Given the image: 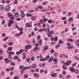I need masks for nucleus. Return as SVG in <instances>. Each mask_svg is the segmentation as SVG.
<instances>
[{
	"mask_svg": "<svg viewBox=\"0 0 79 79\" xmlns=\"http://www.w3.org/2000/svg\"><path fill=\"white\" fill-rule=\"evenodd\" d=\"M7 15H8L7 17H10L9 18L10 19H11V20H14V19H15V17L14 16H13L12 14L8 12L7 13Z\"/></svg>",
	"mask_w": 79,
	"mask_h": 79,
	"instance_id": "nucleus-1",
	"label": "nucleus"
},
{
	"mask_svg": "<svg viewBox=\"0 0 79 79\" xmlns=\"http://www.w3.org/2000/svg\"><path fill=\"white\" fill-rule=\"evenodd\" d=\"M32 48V45L31 44H28L27 45H26L25 46V48L26 50H29L30 48Z\"/></svg>",
	"mask_w": 79,
	"mask_h": 79,
	"instance_id": "nucleus-2",
	"label": "nucleus"
},
{
	"mask_svg": "<svg viewBox=\"0 0 79 79\" xmlns=\"http://www.w3.org/2000/svg\"><path fill=\"white\" fill-rule=\"evenodd\" d=\"M72 61L71 60H69L67 61L64 64L65 65H66V66H69V65H70V64H71V63Z\"/></svg>",
	"mask_w": 79,
	"mask_h": 79,
	"instance_id": "nucleus-3",
	"label": "nucleus"
},
{
	"mask_svg": "<svg viewBox=\"0 0 79 79\" xmlns=\"http://www.w3.org/2000/svg\"><path fill=\"white\" fill-rule=\"evenodd\" d=\"M53 62H54L56 64H57V63H58V59L55 58H54L53 59Z\"/></svg>",
	"mask_w": 79,
	"mask_h": 79,
	"instance_id": "nucleus-4",
	"label": "nucleus"
},
{
	"mask_svg": "<svg viewBox=\"0 0 79 79\" xmlns=\"http://www.w3.org/2000/svg\"><path fill=\"white\" fill-rule=\"evenodd\" d=\"M33 76H34V77H39V75L37 73H33Z\"/></svg>",
	"mask_w": 79,
	"mask_h": 79,
	"instance_id": "nucleus-5",
	"label": "nucleus"
},
{
	"mask_svg": "<svg viewBox=\"0 0 79 79\" xmlns=\"http://www.w3.org/2000/svg\"><path fill=\"white\" fill-rule=\"evenodd\" d=\"M69 69L71 71H72L73 73V72H74V71L75 70H74V68L73 67H71Z\"/></svg>",
	"mask_w": 79,
	"mask_h": 79,
	"instance_id": "nucleus-6",
	"label": "nucleus"
},
{
	"mask_svg": "<svg viewBox=\"0 0 79 79\" xmlns=\"http://www.w3.org/2000/svg\"><path fill=\"white\" fill-rule=\"evenodd\" d=\"M10 9L11 8L10 7L8 6L6 7L5 10H6V11H8V10H10Z\"/></svg>",
	"mask_w": 79,
	"mask_h": 79,
	"instance_id": "nucleus-7",
	"label": "nucleus"
},
{
	"mask_svg": "<svg viewBox=\"0 0 79 79\" xmlns=\"http://www.w3.org/2000/svg\"><path fill=\"white\" fill-rule=\"evenodd\" d=\"M48 46L47 45H46L44 48V50H45V51L47 50V49H48Z\"/></svg>",
	"mask_w": 79,
	"mask_h": 79,
	"instance_id": "nucleus-8",
	"label": "nucleus"
},
{
	"mask_svg": "<svg viewBox=\"0 0 79 79\" xmlns=\"http://www.w3.org/2000/svg\"><path fill=\"white\" fill-rule=\"evenodd\" d=\"M73 17H70L68 20V22H69V21H73Z\"/></svg>",
	"mask_w": 79,
	"mask_h": 79,
	"instance_id": "nucleus-9",
	"label": "nucleus"
},
{
	"mask_svg": "<svg viewBox=\"0 0 79 79\" xmlns=\"http://www.w3.org/2000/svg\"><path fill=\"white\" fill-rule=\"evenodd\" d=\"M42 40L40 39L38 42V44L40 45H41L42 44Z\"/></svg>",
	"mask_w": 79,
	"mask_h": 79,
	"instance_id": "nucleus-10",
	"label": "nucleus"
},
{
	"mask_svg": "<svg viewBox=\"0 0 79 79\" xmlns=\"http://www.w3.org/2000/svg\"><path fill=\"white\" fill-rule=\"evenodd\" d=\"M4 8V7H3V5L0 6V10L2 11V10H3Z\"/></svg>",
	"mask_w": 79,
	"mask_h": 79,
	"instance_id": "nucleus-11",
	"label": "nucleus"
},
{
	"mask_svg": "<svg viewBox=\"0 0 79 79\" xmlns=\"http://www.w3.org/2000/svg\"><path fill=\"white\" fill-rule=\"evenodd\" d=\"M15 17H18V16H19V13L18 12H16L15 14Z\"/></svg>",
	"mask_w": 79,
	"mask_h": 79,
	"instance_id": "nucleus-12",
	"label": "nucleus"
},
{
	"mask_svg": "<svg viewBox=\"0 0 79 79\" xmlns=\"http://www.w3.org/2000/svg\"><path fill=\"white\" fill-rule=\"evenodd\" d=\"M40 48L38 47H35L34 48V50L35 52H36V50H39Z\"/></svg>",
	"mask_w": 79,
	"mask_h": 79,
	"instance_id": "nucleus-13",
	"label": "nucleus"
},
{
	"mask_svg": "<svg viewBox=\"0 0 79 79\" xmlns=\"http://www.w3.org/2000/svg\"><path fill=\"white\" fill-rule=\"evenodd\" d=\"M20 16L21 18H24L25 17V14H21Z\"/></svg>",
	"mask_w": 79,
	"mask_h": 79,
	"instance_id": "nucleus-14",
	"label": "nucleus"
},
{
	"mask_svg": "<svg viewBox=\"0 0 79 79\" xmlns=\"http://www.w3.org/2000/svg\"><path fill=\"white\" fill-rule=\"evenodd\" d=\"M52 77H56V73H54V74H52L51 75Z\"/></svg>",
	"mask_w": 79,
	"mask_h": 79,
	"instance_id": "nucleus-15",
	"label": "nucleus"
},
{
	"mask_svg": "<svg viewBox=\"0 0 79 79\" xmlns=\"http://www.w3.org/2000/svg\"><path fill=\"white\" fill-rule=\"evenodd\" d=\"M75 44L77 45H78V46H79V40H77L76 42H75Z\"/></svg>",
	"mask_w": 79,
	"mask_h": 79,
	"instance_id": "nucleus-16",
	"label": "nucleus"
},
{
	"mask_svg": "<svg viewBox=\"0 0 79 79\" xmlns=\"http://www.w3.org/2000/svg\"><path fill=\"white\" fill-rule=\"evenodd\" d=\"M8 53L10 55H14V54H15V53L13 52H8Z\"/></svg>",
	"mask_w": 79,
	"mask_h": 79,
	"instance_id": "nucleus-17",
	"label": "nucleus"
},
{
	"mask_svg": "<svg viewBox=\"0 0 79 79\" xmlns=\"http://www.w3.org/2000/svg\"><path fill=\"white\" fill-rule=\"evenodd\" d=\"M8 58L10 59V60H12L13 59L12 58H11V55L9 54L8 55Z\"/></svg>",
	"mask_w": 79,
	"mask_h": 79,
	"instance_id": "nucleus-18",
	"label": "nucleus"
},
{
	"mask_svg": "<svg viewBox=\"0 0 79 79\" xmlns=\"http://www.w3.org/2000/svg\"><path fill=\"white\" fill-rule=\"evenodd\" d=\"M49 28H47L45 29L46 32H49Z\"/></svg>",
	"mask_w": 79,
	"mask_h": 79,
	"instance_id": "nucleus-19",
	"label": "nucleus"
},
{
	"mask_svg": "<svg viewBox=\"0 0 79 79\" xmlns=\"http://www.w3.org/2000/svg\"><path fill=\"white\" fill-rule=\"evenodd\" d=\"M74 71L75 74H77V73H79V70H75Z\"/></svg>",
	"mask_w": 79,
	"mask_h": 79,
	"instance_id": "nucleus-20",
	"label": "nucleus"
},
{
	"mask_svg": "<svg viewBox=\"0 0 79 79\" xmlns=\"http://www.w3.org/2000/svg\"><path fill=\"white\" fill-rule=\"evenodd\" d=\"M50 58V56L48 55L46 56L45 59L46 60H48L49 58Z\"/></svg>",
	"mask_w": 79,
	"mask_h": 79,
	"instance_id": "nucleus-21",
	"label": "nucleus"
},
{
	"mask_svg": "<svg viewBox=\"0 0 79 79\" xmlns=\"http://www.w3.org/2000/svg\"><path fill=\"white\" fill-rule=\"evenodd\" d=\"M43 28H45V27H46V24L45 23H43Z\"/></svg>",
	"mask_w": 79,
	"mask_h": 79,
	"instance_id": "nucleus-22",
	"label": "nucleus"
},
{
	"mask_svg": "<svg viewBox=\"0 0 79 79\" xmlns=\"http://www.w3.org/2000/svg\"><path fill=\"white\" fill-rule=\"evenodd\" d=\"M27 16H32V15L28 13L26 14Z\"/></svg>",
	"mask_w": 79,
	"mask_h": 79,
	"instance_id": "nucleus-23",
	"label": "nucleus"
},
{
	"mask_svg": "<svg viewBox=\"0 0 79 79\" xmlns=\"http://www.w3.org/2000/svg\"><path fill=\"white\" fill-rule=\"evenodd\" d=\"M72 15V13L71 12H69L68 14V16H70Z\"/></svg>",
	"mask_w": 79,
	"mask_h": 79,
	"instance_id": "nucleus-24",
	"label": "nucleus"
},
{
	"mask_svg": "<svg viewBox=\"0 0 79 79\" xmlns=\"http://www.w3.org/2000/svg\"><path fill=\"white\" fill-rule=\"evenodd\" d=\"M8 39V38L7 37H6L3 39V41H6Z\"/></svg>",
	"mask_w": 79,
	"mask_h": 79,
	"instance_id": "nucleus-25",
	"label": "nucleus"
},
{
	"mask_svg": "<svg viewBox=\"0 0 79 79\" xmlns=\"http://www.w3.org/2000/svg\"><path fill=\"white\" fill-rule=\"evenodd\" d=\"M47 35H48V37H52V35L49 33L48 34H47Z\"/></svg>",
	"mask_w": 79,
	"mask_h": 79,
	"instance_id": "nucleus-26",
	"label": "nucleus"
},
{
	"mask_svg": "<svg viewBox=\"0 0 79 79\" xmlns=\"http://www.w3.org/2000/svg\"><path fill=\"white\" fill-rule=\"evenodd\" d=\"M32 67L33 68H35V67H36V64H34L32 65Z\"/></svg>",
	"mask_w": 79,
	"mask_h": 79,
	"instance_id": "nucleus-27",
	"label": "nucleus"
},
{
	"mask_svg": "<svg viewBox=\"0 0 79 79\" xmlns=\"http://www.w3.org/2000/svg\"><path fill=\"white\" fill-rule=\"evenodd\" d=\"M23 52H24V50H23V49H22L19 50V52H20V53L21 54V53H23Z\"/></svg>",
	"mask_w": 79,
	"mask_h": 79,
	"instance_id": "nucleus-28",
	"label": "nucleus"
},
{
	"mask_svg": "<svg viewBox=\"0 0 79 79\" xmlns=\"http://www.w3.org/2000/svg\"><path fill=\"white\" fill-rule=\"evenodd\" d=\"M9 21H10L9 23H10L11 24H13L15 22L13 20H9Z\"/></svg>",
	"mask_w": 79,
	"mask_h": 79,
	"instance_id": "nucleus-29",
	"label": "nucleus"
},
{
	"mask_svg": "<svg viewBox=\"0 0 79 79\" xmlns=\"http://www.w3.org/2000/svg\"><path fill=\"white\" fill-rule=\"evenodd\" d=\"M12 48L10 47L8 48V50L9 51H11L12 50Z\"/></svg>",
	"mask_w": 79,
	"mask_h": 79,
	"instance_id": "nucleus-30",
	"label": "nucleus"
},
{
	"mask_svg": "<svg viewBox=\"0 0 79 79\" xmlns=\"http://www.w3.org/2000/svg\"><path fill=\"white\" fill-rule=\"evenodd\" d=\"M49 34H54V31H50L49 32Z\"/></svg>",
	"mask_w": 79,
	"mask_h": 79,
	"instance_id": "nucleus-31",
	"label": "nucleus"
},
{
	"mask_svg": "<svg viewBox=\"0 0 79 79\" xmlns=\"http://www.w3.org/2000/svg\"><path fill=\"white\" fill-rule=\"evenodd\" d=\"M61 19L62 20H65L67 19V18H66L65 17H64L63 18H61Z\"/></svg>",
	"mask_w": 79,
	"mask_h": 79,
	"instance_id": "nucleus-32",
	"label": "nucleus"
},
{
	"mask_svg": "<svg viewBox=\"0 0 79 79\" xmlns=\"http://www.w3.org/2000/svg\"><path fill=\"white\" fill-rule=\"evenodd\" d=\"M31 60L32 61H34L35 60V57H32L31 58Z\"/></svg>",
	"mask_w": 79,
	"mask_h": 79,
	"instance_id": "nucleus-33",
	"label": "nucleus"
},
{
	"mask_svg": "<svg viewBox=\"0 0 79 79\" xmlns=\"http://www.w3.org/2000/svg\"><path fill=\"white\" fill-rule=\"evenodd\" d=\"M8 45H13V44L12 42H10L8 43Z\"/></svg>",
	"mask_w": 79,
	"mask_h": 79,
	"instance_id": "nucleus-34",
	"label": "nucleus"
},
{
	"mask_svg": "<svg viewBox=\"0 0 79 79\" xmlns=\"http://www.w3.org/2000/svg\"><path fill=\"white\" fill-rule=\"evenodd\" d=\"M25 26L27 27H29V23H27L25 24Z\"/></svg>",
	"mask_w": 79,
	"mask_h": 79,
	"instance_id": "nucleus-35",
	"label": "nucleus"
},
{
	"mask_svg": "<svg viewBox=\"0 0 79 79\" xmlns=\"http://www.w3.org/2000/svg\"><path fill=\"white\" fill-rule=\"evenodd\" d=\"M19 79V77L18 76H16L14 77V79Z\"/></svg>",
	"mask_w": 79,
	"mask_h": 79,
	"instance_id": "nucleus-36",
	"label": "nucleus"
},
{
	"mask_svg": "<svg viewBox=\"0 0 79 79\" xmlns=\"http://www.w3.org/2000/svg\"><path fill=\"white\" fill-rule=\"evenodd\" d=\"M31 19V20H32V21H34L35 20V18H34V17H32Z\"/></svg>",
	"mask_w": 79,
	"mask_h": 79,
	"instance_id": "nucleus-37",
	"label": "nucleus"
},
{
	"mask_svg": "<svg viewBox=\"0 0 79 79\" xmlns=\"http://www.w3.org/2000/svg\"><path fill=\"white\" fill-rule=\"evenodd\" d=\"M59 43L60 44H63V41H62L61 40H59V41L58 43V44H59Z\"/></svg>",
	"mask_w": 79,
	"mask_h": 79,
	"instance_id": "nucleus-38",
	"label": "nucleus"
},
{
	"mask_svg": "<svg viewBox=\"0 0 79 79\" xmlns=\"http://www.w3.org/2000/svg\"><path fill=\"white\" fill-rule=\"evenodd\" d=\"M20 69H23V68H24V66L23 65H21L19 66Z\"/></svg>",
	"mask_w": 79,
	"mask_h": 79,
	"instance_id": "nucleus-39",
	"label": "nucleus"
},
{
	"mask_svg": "<svg viewBox=\"0 0 79 79\" xmlns=\"http://www.w3.org/2000/svg\"><path fill=\"white\" fill-rule=\"evenodd\" d=\"M24 77H25V78H27V77H28V75L27 74H25L24 75Z\"/></svg>",
	"mask_w": 79,
	"mask_h": 79,
	"instance_id": "nucleus-40",
	"label": "nucleus"
},
{
	"mask_svg": "<svg viewBox=\"0 0 79 79\" xmlns=\"http://www.w3.org/2000/svg\"><path fill=\"white\" fill-rule=\"evenodd\" d=\"M18 58H19V57L17 56H15L14 57V60H17Z\"/></svg>",
	"mask_w": 79,
	"mask_h": 79,
	"instance_id": "nucleus-41",
	"label": "nucleus"
},
{
	"mask_svg": "<svg viewBox=\"0 0 79 79\" xmlns=\"http://www.w3.org/2000/svg\"><path fill=\"white\" fill-rule=\"evenodd\" d=\"M45 60H46L45 58H43L40 60V61H45Z\"/></svg>",
	"mask_w": 79,
	"mask_h": 79,
	"instance_id": "nucleus-42",
	"label": "nucleus"
},
{
	"mask_svg": "<svg viewBox=\"0 0 79 79\" xmlns=\"http://www.w3.org/2000/svg\"><path fill=\"white\" fill-rule=\"evenodd\" d=\"M11 23H10L9 22L8 25V27H11Z\"/></svg>",
	"mask_w": 79,
	"mask_h": 79,
	"instance_id": "nucleus-43",
	"label": "nucleus"
},
{
	"mask_svg": "<svg viewBox=\"0 0 79 79\" xmlns=\"http://www.w3.org/2000/svg\"><path fill=\"white\" fill-rule=\"evenodd\" d=\"M67 46H71V44H70L69 43H68L67 44Z\"/></svg>",
	"mask_w": 79,
	"mask_h": 79,
	"instance_id": "nucleus-44",
	"label": "nucleus"
},
{
	"mask_svg": "<svg viewBox=\"0 0 79 79\" xmlns=\"http://www.w3.org/2000/svg\"><path fill=\"white\" fill-rule=\"evenodd\" d=\"M44 20H42V19H40V22L41 23V24H43V23H44Z\"/></svg>",
	"mask_w": 79,
	"mask_h": 79,
	"instance_id": "nucleus-45",
	"label": "nucleus"
},
{
	"mask_svg": "<svg viewBox=\"0 0 79 79\" xmlns=\"http://www.w3.org/2000/svg\"><path fill=\"white\" fill-rule=\"evenodd\" d=\"M62 68H63V69H66V66L64 65H63L62 66Z\"/></svg>",
	"mask_w": 79,
	"mask_h": 79,
	"instance_id": "nucleus-46",
	"label": "nucleus"
},
{
	"mask_svg": "<svg viewBox=\"0 0 79 79\" xmlns=\"http://www.w3.org/2000/svg\"><path fill=\"white\" fill-rule=\"evenodd\" d=\"M15 4H17L18 3V0H15L14 1Z\"/></svg>",
	"mask_w": 79,
	"mask_h": 79,
	"instance_id": "nucleus-47",
	"label": "nucleus"
},
{
	"mask_svg": "<svg viewBox=\"0 0 79 79\" xmlns=\"http://www.w3.org/2000/svg\"><path fill=\"white\" fill-rule=\"evenodd\" d=\"M11 65H12V66H15V63L14 62H12L10 64Z\"/></svg>",
	"mask_w": 79,
	"mask_h": 79,
	"instance_id": "nucleus-48",
	"label": "nucleus"
},
{
	"mask_svg": "<svg viewBox=\"0 0 79 79\" xmlns=\"http://www.w3.org/2000/svg\"><path fill=\"white\" fill-rule=\"evenodd\" d=\"M16 20L18 21H19L21 20V19L20 18H17L16 19Z\"/></svg>",
	"mask_w": 79,
	"mask_h": 79,
	"instance_id": "nucleus-49",
	"label": "nucleus"
},
{
	"mask_svg": "<svg viewBox=\"0 0 79 79\" xmlns=\"http://www.w3.org/2000/svg\"><path fill=\"white\" fill-rule=\"evenodd\" d=\"M68 41H69L70 42H72V41H73V40L72 39H68Z\"/></svg>",
	"mask_w": 79,
	"mask_h": 79,
	"instance_id": "nucleus-50",
	"label": "nucleus"
},
{
	"mask_svg": "<svg viewBox=\"0 0 79 79\" xmlns=\"http://www.w3.org/2000/svg\"><path fill=\"white\" fill-rule=\"evenodd\" d=\"M51 53H54V50H51Z\"/></svg>",
	"mask_w": 79,
	"mask_h": 79,
	"instance_id": "nucleus-51",
	"label": "nucleus"
},
{
	"mask_svg": "<svg viewBox=\"0 0 79 79\" xmlns=\"http://www.w3.org/2000/svg\"><path fill=\"white\" fill-rule=\"evenodd\" d=\"M2 36L3 37H5V33H3L2 34Z\"/></svg>",
	"mask_w": 79,
	"mask_h": 79,
	"instance_id": "nucleus-52",
	"label": "nucleus"
},
{
	"mask_svg": "<svg viewBox=\"0 0 79 79\" xmlns=\"http://www.w3.org/2000/svg\"><path fill=\"white\" fill-rule=\"evenodd\" d=\"M43 20L44 21H48V19L47 18L46 19H43Z\"/></svg>",
	"mask_w": 79,
	"mask_h": 79,
	"instance_id": "nucleus-53",
	"label": "nucleus"
},
{
	"mask_svg": "<svg viewBox=\"0 0 79 79\" xmlns=\"http://www.w3.org/2000/svg\"><path fill=\"white\" fill-rule=\"evenodd\" d=\"M38 7L39 8H40V9H42V8H43V7H42V6H38Z\"/></svg>",
	"mask_w": 79,
	"mask_h": 79,
	"instance_id": "nucleus-54",
	"label": "nucleus"
},
{
	"mask_svg": "<svg viewBox=\"0 0 79 79\" xmlns=\"http://www.w3.org/2000/svg\"><path fill=\"white\" fill-rule=\"evenodd\" d=\"M10 71H13V67H12L10 68Z\"/></svg>",
	"mask_w": 79,
	"mask_h": 79,
	"instance_id": "nucleus-55",
	"label": "nucleus"
},
{
	"mask_svg": "<svg viewBox=\"0 0 79 79\" xmlns=\"http://www.w3.org/2000/svg\"><path fill=\"white\" fill-rule=\"evenodd\" d=\"M37 2V0H33V3H35Z\"/></svg>",
	"mask_w": 79,
	"mask_h": 79,
	"instance_id": "nucleus-56",
	"label": "nucleus"
},
{
	"mask_svg": "<svg viewBox=\"0 0 79 79\" xmlns=\"http://www.w3.org/2000/svg\"><path fill=\"white\" fill-rule=\"evenodd\" d=\"M16 55H19L20 54V52H16Z\"/></svg>",
	"mask_w": 79,
	"mask_h": 79,
	"instance_id": "nucleus-57",
	"label": "nucleus"
},
{
	"mask_svg": "<svg viewBox=\"0 0 79 79\" xmlns=\"http://www.w3.org/2000/svg\"><path fill=\"white\" fill-rule=\"evenodd\" d=\"M38 31H39V32H42V29L41 28V29H39L38 30Z\"/></svg>",
	"mask_w": 79,
	"mask_h": 79,
	"instance_id": "nucleus-58",
	"label": "nucleus"
},
{
	"mask_svg": "<svg viewBox=\"0 0 79 79\" xmlns=\"http://www.w3.org/2000/svg\"><path fill=\"white\" fill-rule=\"evenodd\" d=\"M24 70L23 69H22L21 71V73H24Z\"/></svg>",
	"mask_w": 79,
	"mask_h": 79,
	"instance_id": "nucleus-59",
	"label": "nucleus"
},
{
	"mask_svg": "<svg viewBox=\"0 0 79 79\" xmlns=\"http://www.w3.org/2000/svg\"><path fill=\"white\" fill-rule=\"evenodd\" d=\"M48 23H52V20H49L48 21Z\"/></svg>",
	"mask_w": 79,
	"mask_h": 79,
	"instance_id": "nucleus-60",
	"label": "nucleus"
},
{
	"mask_svg": "<svg viewBox=\"0 0 79 79\" xmlns=\"http://www.w3.org/2000/svg\"><path fill=\"white\" fill-rule=\"evenodd\" d=\"M30 60V58H29L28 59H27V62H29Z\"/></svg>",
	"mask_w": 79,
	"mask_h": 79,
	"instance_id": "nucleus-61",
	"label": "nucleus"
},
{
	"mask_svg": "<svg viewBox=\"0 0 79 79\" xmlns=\"http://www.w3.org/2000/svg\"><path fill=\"white\" fill-rule=\"evenodd\" d=\"M40 35H38V36H37V39H40Z\"/></svg>",
	"mask_w": 79,
	"mask_h": 79,
	"instance_id": "nucleus-62",
	"label": "nucleus"
},
{
	"mask_svg": "<svg viewBox=\"0 0 79 79\" xmlns=\"http://www.w3.org/2000/svg\"><path fill=\"white\" fill-rule=\"evenodd\" d=\"M23 31H22V32H21L20 33H19V35H22V34H23Z\"/></svg>",
	"mask_w": 79,
	"mask_h": 79,
	"instance_id": "nucleus-63",
	"label": "nucleus"
},
{
	"mask_svg": "<svg viewBox=\"0 0 79 79\" xmlns=\"http://www.w3.org/2000/svg\"><path fill=\"white\" fill-rule=\"evenodd\" d=\"M60 47V45H57L55 47L56 48H58Z\"/></svg>",
	"mask_w": 79,
	"mask_h": 79,
	"instance_id": "nucleus-64",
	"label": "nucleus"
}]
</instances>
